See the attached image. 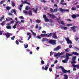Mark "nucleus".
Returning <instances> with one entry per match:
<instances>
[{"label":"nucleus","instance_id":"obj_58","mask_svg":"<svg viewBox=\"0 0 79 79\" xmlns=\"http://www.w3.org/2000/svg\"><path fill=\"white\" fill-rule=\"evenodd\" d=\"M64 2V0H62L60 1V3H63V2Z\"/></svg>","mask_w":79,"mask_h":79},{"label":"nucleus","instance_id":"obj_35","mask_svg":"<svg viewBox=\"0 0 79 79\" xmlns=\"http://www.w3.org/2000/svg\"><path fill=\"white\" fill-rule=\"evenodd\" d=\"M40 37H44L45 36V34H41L40 35Z\"/></svg>","mask_w":79,"mask_h":79},{"label":"nucleus","instance_id":"obj_41","mask_svg":"<svg viewBox=\"0 0 79 79\" xmlns=\"http://www.w3.org/2000/svg\"><path fill=\"white\" fill-rule=\"evenodd\" d=\"M59 68H61V69H62V70H63L64 69V67H63L62 66H60V67H59Z\"/></svg>","mask_w":79,"mask_h":79},{"label":"nucleus","instance_id":"obj_31","mask_svg":"<svg viewBox=\"0 0 79 79\" xmlns=\"http://www.w3.org/2000/svg\"><path fill=\"white\" fill-rule=\"evenodd\" d=\"M10 6H7L6 7V8L7 10H10Z\"/></svg>","mask_w":79,"mask_h":79},{"label":"nucleus","instance_id":"obj_6","mask_svg":"<svg viewBox=\"0 0 79 79\" xmlns=\"http://www.w3.org/2000/svg\"><path fill=\"white\" fill-rule=\"evenodd\" d=\"M43 18H44L45 22L49 21V20L47 19V17L46 15H43Z\"/></svg>","mask_w":79,"mask_h":79},{"label":"nucleus","instance_id":"obj_40","mask_svg":"<svg viewBox=\"0 0 79 79\" xmlns=\"http://www.w3.org/2000/svg\"><path fill=\"white\" fill-rule=\"evenodd\" d=\"M60 4L62 5H67L66 3H60Z\"/></svg>","mask_w":79,"mask_h":79},{"label":"nucleus","instance_id":"obj_33","mask_svg":"<svg viewBox=\"0 0 79 79\" xmlns=\"http://www.w3.org/2000/svg\"><path fill=\"white\" fill-rule=\"evenodd\" d=\"M41 64H45V62L44 60H41Z\"/></svg>","mask_w":79,"mask_h":79},{"label":"nucleus","instance_id":"obj_7","mask_svg":"<svg viewBox=\"0 0 79 79\" xmlns=\"http://www.w3.org/2000/svg\"><path fill=\"white\" fill-rule=\"evenodd\" d=\"M76 26H75L71 27V29L73 30V32H76Z\"/></svg>","mask_w":79,"mask_h":79},{"label":"nucleus","instance_id":"obj_47","mask_svg":"<svg viewBox=\"0 0 79 79\" xmlns=\"http://www.w3.org/2000/svg\"><path fill=\"white\" fill-rule=\"evenodd\" d=\"M49 70L50 72H52V68H49Z\"/></svg>","mask_w":79,"mask_h":79},{"label":"nucleus","instance_id":"obj_30","mask_svg":"<svg viewBox=\"0 0 79 79\" xmlns=\"http://www.w3.org/2000/svg\"><path fill=\"white\" fill-rule=\"evenodd\" d=\"M71 10L72 11H74V10H76V8L74 7H73L71 8Z\"/></svg>","mask_w":79,"mask_h":79},{"label":"nucleus","instance_id":"obj_36","mask_svg":"<svg viewBox=\"0 0 79 79\" xmlns=\"http://www.w3.org/2000/svg\"><path fill=\"white\" fill-rule=\"evenodd\" d=\"M17 26V24H15L13 26V27L14 29H16V27Z\"/></svg>","mask_w":79,"mask_h":79},{"label":"nucleus","instance_id":"obj_64","mask_svg":"<svg viewBox=\"0 0 79 79\" xmlns=\"http://www.w3.org/2000/svg\"><path fill=\"white\" fill-rule=\"evenodd\" d=\"M71 47H72V45L70 44V45L69 46V48H71Z\"/></svg>","mask_w":79,"mask_h":79},{"label":"nucleus","instance_id":"obj_32","mask_svg":"<svg viewBox=\"0 0 79 79\" xmlns=\"http://www.w3.org/2000/svg\"><path fill=\"white\" fill-rule=\"evenodd\" d=\"M5 22L3 21L1 23L2 26H4L5 25Z\"/></svg>","mask_w":79,"mask_h":79},{"label":"nucleus","instance_id":"obj_63","mask_svg":"<svg viewBox=\"0 0 79 79\" xmlns=\"http://www.w3.org/2000/svg\"><path fill=\"white\" fill-rule=\"evenodd\" d=\"M9 19H7V18H6V21L8 22V21H9Z\"/></svg>","mask_w":79,"mask_h":79},{"label":"nucleus","instance_id":"obj_60","mask_svg":"<svg viewBox=\"0 0 79 79\" xmlns=\"http://www.w3.org/2000/svg\"><path fill=\"white\" fill-rule=\"evenodd\" d=\"M19 42H20V43H23V41H22L21 40H19Z\"/></svg>","mask_w":79,"mask_h":79},{"label":"nucleus","instance_id":"obj_25","mask_svg":"<svg viewBox=\"0 0 79 79\" xmlns=\"http://www.w3.org/2000/svg\"><path fill=\"white\" fill-rule=\"evenodd\" d=\"M30 9H31V8L30 7H28V6H27L25 8V10H30Z\"/></svg>","mask_w":79,"mask_h":79},{"label":"nucleus","instance_id":"obj_43","mask_svg":"<svg viewBox=\"0 0 79 79\" xmlns=\"http://www.w3.org/2000/svg\"><path fill=\"white\" fill-rule=\"evenodd\" d=\"M15 43L16 44H17V45H19V42H18V40H16L15 41Z\"/></svg>","mask_w":79,"mask_h":79},{"label":"nucleus","instance_id":"obj_61","mask_svg":"<svg viewBox=\"0 0 79 79\" xmlns=\"http://www.w3.org/2000/svg\"><path fill=\"white\" fill-rule=\"evenodd\" d=\"M58 63L57 60H56L54 62V64H56V63Z\"/></svg>","mask_w":79,"mask_h":79},{"label":"nucleus","instance_id":"obj_23","mask_svg":"<svg viewBox=\"0 0 79 79\" xmlns=\"http://www.w3.org/2000/svg\"><path fill=\"white\" fill-rule=\"evenodd\" d=\"M76 17H77L76 15H73L72 16V18H76Z\"/></svg>","mask_w":79,"mask_h":79},{"label":"nucleus","instance_id":"obj_39","mask_svg":"<svg viewBox=\"0 0 79 79\" xmlns=\"http://www.w3.org/2000/svg\"><path fill=\"white\" fill-rule=\"evenodd\" d=\"M57 11H58V10L56 9H54V12H55V13L57 12Z\"/></svg>","mask_w":79,"mask_h":79},{"label":"nucleus","instance_id":"obj_15","mask_svg":"<svg viewBox=\"0 0 79 79\" xmlns=\"http://www.w3.org/2000/svg\"><path fill=\"white\" fill-rule=\"evenodd\" d=\"M48 40V39L46 38H44L43 39L42 41L43 42H47Z\"/></svg>","mask_w":79,"mask_h":79},{"label":"nucleus","instance_id":"obj_27","mask_svg":"<svg viewBox=\"0 0 79 79\" xmlns=\"http://www.w3.org/2000/svg\"><path fill=\"white\" fill-rule=\"evenodd\" d=\"M65 51L66 52H69V49L68 48L65 49Z\"/></svg>","mask_w":79,"mask_h":79},{"label":"nucleus","instance_id":"obj_17","mask_svg":"<svg viewBox=\"0 0 79 79\" xmlns=\"http://www.w3.org/2000/svg\"><path fill=\"white\" fill-rule=\"evenodd\" d=\"M28 13L29 16H32V11H31V10L29 11Z\"/></svg>","mask_w":79,"mask_h":79},{"label":"nucleus","instance_id":"obj_5","mask_svg":"<svg viewBox=\"0 0 79 79\" xmlns=\"http://www.w3.org/2000/svg\"><path fill=\"white\" fill-rule=\"evenodd\" d=\"M59 10L60 11H61V12H69V9H63L62 8H60Z\"/></svg>","mask_w":79,"mask_h":79},{"label":"nucleus","instance_id":"obj_21","mask_svg":"<svg viewBox=\"0 0 79 79\" xmlns=\"http://www.w3.org/2000/svg\"><path fill=\"white\" fill-rule=\"evenodd\" d=\"M61 28L62 29H64V30H66V29H67V27H61Z\"/></svg>","mask_w":79,"mask_h":79},{"label":"nucleus","instance_id":"obj_51","mask_svg":"<svg viewBox=\"0 0 79 79\" xmlns=\"http://www.w3.org/2000/svg\"><path fill=\"white\" fill-rule=\"evenodd\" d=\"M31 35H29V37L27 39L28 40H29L30 39H31Z\"/></svg>","mask_w":79,"mask_h":79},{"label":"nucleus","instance_id":"obj_59","mask_svg":"<svg viewBox=\"0 0 79 79\" xmlns=\"http://www.w3.org/2000/svg\"><path fill=\"white\" fill-rule=\"evenodd\" d=\"M21 23H24V20H21Z\"/></svg>","mask_w":79,"mask_h":79},{"label":"nucleus","instance_id":"obj_12","mask_svg":"<svg viewBox=\"0 0 79 79\" xmlns=\"http://www.w3.org/2000/svg\"><path fill=\"white\" fill-rule=\"evenodd\" d=\"M32 10L35 12V13H37V11H38V8H36V9L35 10L34 8H32Z\"/></svg>","mask_w":79,"mask_h":79},{"label":"nucleus","instance_id":"obj_44","mask_svg":"<svg viewBox=\"0 0 79 79\" xmlns=\"http://www.w3.org/2000/svg\"><path fill=\"white\" fill-rule=\"evenodd\" d=\"M36 38L40 39H41V37L40 36L37 35L36 37Z\"/></svg>","mask_w":79,"mask_h":79},{"label":"nucleus","instance_id":"obj_38","mask_svg":"<svg viewBox=\"0 0 79 79\" xmlns=\"http://www.w3.org/2000/svg\"><path fill=\"white\" fill-rule=\"evenodd\" d=\"M50 11H51V12H52V13L54 12V10H53V8H50Z\"/></svg>","mask_w":79,"mask_h":79},{"label":"nucleus","instance_id":"obj_4","mask_svg":"<svg viewBox=\"0 0 79 79\" xmlns=\"http://www.w3.org/2000/svg\"><path fill=\"white\" fill-rule=\"evenodd\" d=\"M65 39L67 41V44H72V42L71 41V40H69V38H65Z\"/></svg>","mask_w":79,"mask_h":79},{"label":"nucleus","instance_id":"obj_16","mask_svg":"<svg viewBox=\"0 0 79 79\" xmlns=\"http://www.w3.org/2000/svg\"><path fill=\"white\" fill-rule=\"evenodd\" d=\"M11 13H14L15 15H16V11L15 10H12L11 11Z\"/></svg>","mask_w":79,"mask_h":79},{"label":"nucleus","instance_id":"obj_20","mask_svg":"<svg viewBox=\"0 0 79 79\" xmlns=\"http://www.w3.org/2000/svg\"><path fill=\"white\" fill-rule=\"evenodd\" d=\"M76 56L73 57L72 58V60L73 61H75V60H76Z\"/></svg>","mask_w":79,"mask_h":79},{"label":"nucleus","instance_id":"obj_29","mask_svg":"<svg viewBox=\"0 0 79 79\" xmlns=\"http://www.w3.org/2000/svg\"><path fill=\"white\" fill-rule=\"evenodd\" d=\"M63 70V72L64 73H67V71H66V70H65L64 69Z\"/></svg>","mask_w":79,"mask_h":79},{"label":"nucleus","instance_id":"obj_9","mask_svg":"<svg viewBox=\"0 0 79 79\" xmlns=\"http://www.w3.org/2000/svg\"><path fill=\"white\" fill-rule=\"evenodd\" d=\"M52 35H53L52 37L54 38V39H58V37H57V36H56V33L53 32Z\"/></svg>","mask_w":79,"mask_h":79},{"label":"nucleus","instance_id":"obj_49","mask_svg":"<svg viewBox=\"0 0 79 79\" xmlns=\"http://www.w3.org/2000/svg\"><path fill=\"white\" fill-rule=\"evenodd\" d=\"M15 36H14L13 37L11 38V40H15Z\"/></svg>","mask_w":79,"mask_h":79},{"label":"nucleus","instance_id":"obj_48","mask_svg":"<svg viewBox=\"0 0 79 79\" xmlns=\"http://www.w3.org/2000/svg\"><path fill=\"white\" fill-rule=\"evenodd\" d=\"M20 19H24V17L23 16H21L19 17Z\"/></svg>","mask_w":79,"mask_h":79},{"label":"nucleus","instance_id":"obj_45","mask_svg":"<svg viewBox=\"0 0 79 79\" xmlns=\"http://www.w3.org/2000/svg\"><path fill=\"white\" fill-rule=\"evenodd\" d=\"M42 69H43V70H44V69L45 71H47V70H45V68L44 66L42 67Z\"/></svg>","mask_w":79,"mask_h":79},{"label":"nucleus","instance_id":"obj_3","mask_svg":"<svg viewBox=\"0 0 79 79\" xmlns=\"http://www.w3.org/2000/svg\"><path fill=\"white\" fill-rule=\"evenodd\" d=\"M49 43L50 44L53 45H56V40H50L49 42Z\"/></svg>","mask_w":79,"mask_h":79},{"label":"nucleus","instance_id":"obj_62","mask_svg":"<svg viewBox=\"0 0 79 79\" xmlns=\"http://www.w3.org/2000/svg\"><path fill=\"white\" fill-rule=\"evenodd\" d=\"M3 3H4V1H2L1 2L0 4H3Z\"/></svg>","mask_w":79,"mask_h":79},{"label":"nucleus","instance_id":"obj_57","mask_svg":"<svg viewBox=\"0 0 79 79\" xmlns=\"http://www.w3.org/2000/svg\"><path fill=\"white\" fill-rule=\"evenodd\" d=\"M3 34V31H0V35H2Z\"/></svg>","mask_w":79,"mask_h":79},{"label":"nucleus","instance_id":"obj_13","mask_svg":"<svg viewBox=\"0 0 79 79\" xmlns=\"http://www.w3.org/2000/svg\"><path fill=\"white\" fill-rule=\"evenodd\" d=\"M49 66H50V64L49 63H48L46 65V66H45V69L46 70H47V69H48Z\"/></svg>","mask_w":79,"mask_h":79},{"label":"nucleus","instance_id":"obj_55","mask_svg":"<svg viewBox=\"0 0 79 79\" xmlns=\"http://www.w3.org/2000/svg\"><path fill=\"white\" fill-rule=\"evenodd\" d=\"M67 26H72V24L70 23L67 25Z\"/></svg>","mask_w":79,"mask_h":79},{"label":"nucleus","instance_id":"obj_10","mask_svg":"<svg viewBox=\"0 0 79 79\" xmlns=\"http://www.w3.org/2000/svg\"><path fill=\"white\" fill-rule=\"evenodd\" d=\"M7 38H9L11 35V34L10 33H7L5 34Z\"/></svg>","mask_w":79,"mask_h":79},{"label":"nucleus","instance_id":"obj_18","mask_svg":"<svg viewBox=\"0 0 79 79\" xmlns=\"http://www.w3.org/2000/svg\"><path fill=\"white\" fill-rule=\"evenodd\" d=\"M6 28L8 29H11V27L10 26H7L6 27Z\"/></svg>","mask_w":79,"mask_h":79},{"label":"nucleus","instance_id":"obj_24","mask_svg":"<svg viewBox=\"0 0 79 79\" xmlns=\"http://www.w3.org/2000/svg\"><path fill=\"white\" fill-rule=\"evenodd\" d=\"M41 22V21L39 20V19H37V20L36 21V23H40Z\"/></svg>","mask_w":79,"mask_h":79},{"label":"nucleus","instance_id":"obj_42","mask_svg":"<svg viewBox=\"0 0 79 79\" xmlns=\"http://www.w3.org/2000/svg\"><path fill=\"white\" fill-rule=\"evenodd\" d=\"M15 21L12 20V21H10V24H13V23H15Z\"/></svg>","mask_w":79,"mask_h":79},{"label":"nucleus","instance_id":"obj_54","mask_svg":"<svg viewBox=\"0 0 79 79\" xmlns=\"http://www.w3.org/2000/svg\"><path fill=\"white\" fill-rule=\"evenodd\" d=\"M42 33H43V34H46V31H42Z\"/></svg>","mask_w":79,"mask_h":79},{"label":"nucleus","instance_id":"obj_26","mask_svg":"<svg viewBox=\"0 0 79 79\" xmlns=\"http://www.w3.org/2000/svg\"><path fill=\"white\" fill-rule=\"evenodd\" d=\"M53 35V33H51L49 34V35H48V37H51V36Z\"/></svg>","mask_w":79,"mask_h":79},{"label":"nucleus","instance_id":"obj_37","mask_svg":"<svg viewBox=\"0 0 79 79\" xmlns=\"http://www.w3.org/2000/svg\"><path fill=\"white\" fill-rule=\"evenodd\" d=\"M26 1H24L23 0H22L21 1V2L22 3V4H25V3H26Z\"/></svg>","mask_w":79,"mask_h":79},{"label":"nucleus","instance_id":"obj_28","mask_svg":"<svg viewBox=\"0 0 79 79\" xmlns=\"http://www.w3.org/2000/svg\"><path fill=\"white\" fill-rule=\"evenodd\" d=\"M61 54L60 53H58L57 54L54 55V56H60Z\"/></svg>","mask_w":79,"mask_h":79},{"label":"nucleus","instance_id":"obj_11","mask_svg":"<svg viewBox=\"0 0 79 79\" xmlns=\"http://www.w3.org/2000/svg\"><path fill=\"white\" fill-rule=\"evenodd\" d=\"M73 68H77V69H79V65H75V64H73L72 65Z\"/></svg>","mask_w":79,"mask_h":79},{"label":"nucleus","instance_id":"obj_14","mask_svg":"<svg viewBox=\"0 0 79 79\" xmlns=\"http://www.w3.org/2000/svg\"><path fill=\"white\" fill-rule=\"evenodd\" d=\"M72 54L74 55H76V56H79V53L77 52H73Z\"/></svg>","mask_w":79,"mask_h":79},{"label":"nucleus","instance_id":"obj_52","mask_svg":"<svg viewBox=\"0 0 79 79\" xmlns=\"http://www.w3.org/2000/svg\"><path fill=\"white\" fill-rule=\"evenodd\" d=\"M24 46H25V48H27V47H28V45H26V44H24Z\"/></svg>","mask_w":79,"mask_h":79},{"label":"nucleus","instance_id":"obj_34","mask_svg":"<svg viewBox=\"0 0 79 79\" xmlns=\"http://www.w3.org/2000/svg\"><path fill=\"white\" fill-rule=\"evenodd\" d=\"M21 23V22H19L18 21H16V22H15V24H20Z\"/></svg>","mask_w":79,"mask_h":79},{"label":"nucleus","instance_id":"obj_22","mask_svg":"<svg viewBox=\"0 0 79 79\" xmlns=\"http://www.w3.org/2000/svg\"><path fill=\"white\" fill-rule=\"evenodd\" d=\"M64 79H68V77L67 76V75L65 74V75H64Z\"/></svg>","mask_w":79,"mask_h":79},{"label":"nucleus","instance_id":"obj_8","mask_svg":"<svg viewBox=\"0 0 79 79\" xmlns=\"http://www.w3.org/2000/svg\"><path fill=\"white\" fill-rule=\"evenodd\" d=\"M60 49L61 47H60V46H58L57 47L55 48L54 49V51H58V50H59Z\"/></svg>","mask_w":79,"mask_h":79},{"label":"nucleus","instance_id":"obj_53","mask_svg":"<svg viewBox=\"0 0 79 79\" xmlns=\"http://www.w3.org/2000/svg\"><path fill=\"white\" fill-rule=\"evenodd\" d=\"M67 73H71V71L70 70H66Z\"/></svg>","mask_w":79,"mask_h":79},{"label":"nucleus","instance_id":"obj_56","mask_svg":"<svg viewBox=\"0 0 79 79\" xmlns=\"http://www.w3.org/2000/svg\"><path fill=\"white\" fill-rule=\"evenodd\" d=\"M25 3H25L26 4H27L28 5H30V3H28V2H27V1H26V2H25Z\"/></svg>","mask_w":79,"mask_h":79},{"label":"nucleus","instance_id":"obj_46","mask_svg":"<svg viewBox=\"0 0 79 79\" xmlns=\"http://www.w3.org/2000/svg\"><path fill=\"white\" fill-rule=\"evenodd\" d=\"M71 63V64H75V63H76V61H75V60H73Z\"/></svg>","mask_w":79,"mask_h":79},{"label":"nucleus","instance_id":"obj_50","mask_svg":"<svg viewBox=\"0 0 79 79\" xmlns=\"http://www.w3.org/2000/svg\"><path fill=\"white\" fill-rule=\"evenodd\" d=\"M61 24H62L63 25H64V22H63V21H61Z\"/></svg>","mask_w":79,"mask_h":79},{"label":"nucleus","instance_id":"obj_1","mask_svg":"<svg viewBox=\"0 0 79 79\" xmlns=\"http://www.w3.org/2000/svg\"><path fill=\"white\" fill-rule=\"evenodd\" d=\"M72 54H70L69 53H66V60H63L62 62L64 63H67L69 59V56H72Z\"/></svg>","mask_w":79,"mask_h":79},{"label":"nucleus","instance_id":"obj_19","mask_svg":"<svg viewBox=\"0 0 79 79\" xmlns=\"http://www.w3.org/2000/svg\"><path fill=\"white\" fill-rule=\"evenodd\" d=\"M11 5L13 6L14 7V6H15L16 5L15 4V3L14 2H11Z\"/></svg>","mask_w":79,"mask_h":79},{"label":"nucleus","instance_id":"obj_2","mask_svg":"<svg viewBox=\"0 0 79 79\" xmlns=\"http://www.w3.org/2000/svg\"><path fill=\"white\" fill-rule=\"evenodd\" d=\"M48 14L49 15V16L51 18H56V19H57V21H58V23H59V24H60V22L61 21V20H60V19L57 18H56V17L54 15H52L49 13H48Z\"/></svg>","mask_w":79,"mask_h":79}]
</instances>
